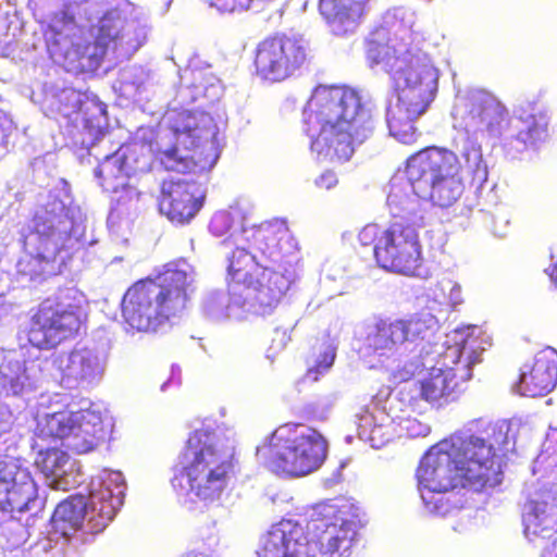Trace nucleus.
Here are the masks:
<instances>
[{"instance_id":"obj_1","label":"nucleus","mask_w":557,"mask_h":557,"mask_svg":"<svg viewBox=\"0 0 557 557\" xmlns=\"http://www.w3.org/2000/svg\"><path fill=\"white\" fill-rule=\"evenodd\" d=\"M465 131L454 140L456 151L429 147L411 156L404 172L389 181L386 206L391 223L424 225L428 203L442 209L454 206L465 185L460 172L478 189L487 182L479 133L497 139L512 158L544 141L548 136V117L535 102L520 103L510 115L506 106L491 91L470 89L455 107Z\"/></svg>"},{"instance_id":"obj_2","label":"nucleus","mask_w":557,"mask_h":557,"mask_svg":"<svg viewBox=\"0 0 557 557\" xmlns=\"http://www.w3.org/2000/svg\"><path fill=\"white\" fill-rule=\"evenodd\" d=\"M219 126L203 111L171 109L160 123L156 141L150 128H139L135 137L120 146L95 169V176L113 200L125 205L138 199L128 178L151 169L156 160L165 171L205 174L220 157Z\"/></svg>"},{"instance_id":"obj_3","label":"nucleus","mask_w":557,"mask_h":557,"mask_svg":"<svg viewBox=\"0 0 557 557\" xmlns=\"http://www.w3.org/2000/svg\"><path fill=\"white\" fill-rule=\"evenodd\" d=\"M230 244L237 246L227 257V289L207 292L202 313L215 322L270 314L295 281L297 240L274 223Z\"/></svg>"},{"instance_id":"obj_4","label":"nucleus","mask_w":557,"mask_h":557,"mask_svg":"<svg viewBox=\"0 0 557 557\" xmlns=\"http://www.w3.org/2000/svg\"><path fill=\"white\" fill-rule=\"evenodd\" d=\"M85 215L69 186L50 190L34 218L20 231L23 253L16 273L27 282L62 272L66 261L86 245Z\"/></svg>"},{"instance_id":"obj_5","label":"nucleus","mask_w":557,"mask_h":557,"mask_svg":"<svg viewBox=\"0 0 557 557\" xmlns=\"http://www.w3.org/2000/svg\"><path fill=\"white\" fill-rule=\"evenodd\" d=\"M305 132L318 158L347 161L375 129L371 103L345 86H319L304 109Z\"/></svg>"},{"instance_id":"obj_6","label":"nucleus","mask_w":557,"mask_h":557,"mask_svg":"<svg viewBox=\"0 0 557 557\" xmlns=\"http://www.w3.org/2000/svg\"><path fill=\"white\" fill-rule=\"evenodd\" d=\"M304 528L293 520L273 524L260 539L258 557H350L359 520L347 505L314 506Z\"/></svg>"},{"instance_id":"obj_7","label":"nucleus","mask_w":557,"mask_h":557,"mask_svg":"<svg viewBox=\"0 0 557 557\" xmlns=\"http://www.w3.org/2000/svg\"><path fill=\"white\" fill-rule=\"evenodd\" d=\"M234 450L233 440L214 420L202 421L173 468L171 484L177 496L206 505L219 500L227 486Z\"/></svg>"},{"instance_id":"obj_8","label":"nucleus","mask_w":557,"mask_h":557,"mask_svg":"<svg viewBox=\"0 0 557 557\" xmlns=\"http://www.w3.org/2000/svg\"><path fill=\"white\" fill-rule=\"evenodd\" d=\"M392 57L374 66H381L394 84L395 95L386 106V123L391 136L405 145L416 143L419 133L413 122L434 100L438 84V70L429 54L418 47L407 50L397 46Z\"/></svg>"},{"instance_id":"obj_9","label":"nucleus","mask_w":557,"mask_h":557,"mask_svg":"<svg viewBox=\"0 0 557 557\" xmlns=\"http://www.w3.org/2000/svg\"><path fill=\"white\" fill-rule=\"evenodd\" d=\"M125 490L122 472L101 470L91 478L88 498L76 494L57 506L51 517L49 541L65 537L81 543L86 534L102 532L123 505Z\"/></svg>"},{"instance_id":"obj_10","label":"nucleus","mask_w":557,"mask_h":557,"mask_svg":"<svg viewBox=\"0 0 557 557\" xmlns=\"http://www.w3.org/2000/svg\"><path fill=\"white\" fill-rule=\"evenodd\" d=\"M40 106L46 116L59 123L81 162L85 156L99 160L95 150L104 138L109 123L107 106L96 95H83L71 87L45 86Z\"/></svg>"},{"instance_id":"obj_11","label":"nucleus","mask_w":557,"mask_h":557,"mask_svg":"<svg viewBox=\"0 0 557 557\" xmlns=\"http://www.w3.org/2000/svg\"><path fill=\"white\" fill-rule=\"evenodd\" d=\"M509 432L510 425L502 421L478 433L459 431L444 440L465 486L480 492L502 482L503 456L515 449Z\"/></svg>"},{"instance_id":"obj_12","label":"nucleus","mask_w":557,"mask_h":557,"mask_svg":"<svg viewBox=\"0 0 557 557\" xmlns=\"http://www.w3.org/2000/svg\"><path fill=\"white\" fill-rule=\"evenodd\" d=\"M532 472L536 480L527 485L522 505L524 536L541 557H557V448L542 450Z\"/></svg>"},{"instance_id":"obj_13","label":"nucleus","mask_w":557,"mask_h":557,"mask_svg":"<svg viewBox=\"0 0 557 557\" xmlns=\"http://www.w3.org/2000/svg\"><path fill=\"white\" fill-rule=\"evenodd\" d=\"M327 454V442L317 430L304 424L278 426L257 447V459L271 472L304 476L318 470Z\"/></svg>"},{"instance_id":"obj_14","label":"nucleus","mask_w":557,"mask_h":557,"mask_svg":"<svg viewBox=\"0 0 557 557\" xmlns=\"http://www.w3.org/2000/svg\"><path fill=\"white\" fill-rule=\"evenodd\" d=\"M456 331L449 345L420 380V396L432 407L442 408L458 399L460 382L472 377V368L481 362L482 347L478 336ZM471 330V327L469 329ZM478 331L475 327L472 332Z\"/></svg>"},{"instance_id":"obj_15","label":"nucleus","mask_w":557,"mask_h":557,"mask_svg":"<svg viewBox=\"0 0 557 557\" xmlns=\"http://www.w3.org/2000/svg\"><path fill=\"white\" fill-rule=\"evenodd\" d=\"M60 395L47 411L38 413L36 435L39 438H51L76 454L91 451L106 436L103 412L100 405L85 400L87 407L75 410L71 406H59Z\"/></svg>"},{"instance_id":"obj_16","label":"nucleus","mask_w":557,"mask_h":557,"mask_svg":"<svg viewBox=\"0 0 557 557\" xmlns=\"http://www.w3.org/2000/svg\"><path fill=\"white\" fill-rule=\"evenodd\" d=\"M37 484L26 461L0 456V512L10 515L2 525V534L11 533L8 547L14 548L26 541V530L17 521L16 513L40 507Z\"/></svg>"},{"instance_id":"obj_17","label":"nucleus","mask_w":557,"mask_h":557,"mask_svg":"<svg viewBox=\"0 0 557 557\" xmlns=\"http://www.w3.org/2000/svg\"><path fill=\"white\" fill-rule=\"evenodd\" d=\"M90 27L97 21L115 59H127L146 41L148 24L143 18L129 17L134 5L127 0H91L84 8Z\"/></svg>"},{"instance_id":"obj_18","label":"nucleus","mask_w":557,"mask_h":557,"mask_svg":"<svg viewBox=\"0 0 557 557\" xmlns=\"http://www.w3.org/2000/svg\"><path fill=\"white\" fill-rule=\"evenodd\" d=\"M184 311V297L170 294L153 280L137 282L122 300L125 322L139 332H157Z\"/></svg>"},{"instance_id":"obj_19","label":"nucleus","mask_w":557,"mask_h":557,"mask_svg":"<svg viewBox=\"0 0 557 557\" xmlns=\"http://www.w3.org/2000/svg\"><path fill=\"white\" fill-rule=\"evenodd\" d=\"M97 26L95 39H87L84 28L72 17L54 21L47 35V46L55 62H63L69 71L94 72L106 55L112 53L100 26Z\"/></svg>"},{"instance_id":"obj_20","label":"nucleus","mask_w":557,"mask_h":557,"mask_svg":"<svg viewBox=\"0 0 557 557\" xmlns=\"http://www.w3.org/2000/svg\"><path fill=\"white\" fill-rule=\"evenodd\" d=\"M107 354L97 347H75L46 357L49 381L70 391H89L103 380Z\"/></svg>"},{"instance_id":"obj_21","label":"nucleus","mask_w":557,"mask_h":557,"mask_svg":"<svg viewBox=\"0 0 557 557\" xmlns=\"http://www.w3.org/2000/svg\"><path fill=\"white\" fill-rule=\"evenodd\" d=\"M438 329V319L421 311L409 319L380 320L369 327L366 347L380 357H392L401 349L417 348Z\"/></svg>"},{"instance_id":"obj_22","label":"nucleus","mask_w":557,"mask_h":557,"mask_svg":"<svg viewBox=\"0 0 557 557\" xmlns=\"http://www.w3.org/2000/svg\"><path fill=\"white\" fill-rule=\"evenodd\" d=\"M423 226L391 223L373 248L377 264L389 272L421 276L422 247L419 230Z\"/></svg>"},{"instance_id":"obj_23","label":"nucleus","mask_w":557,"mask_h":557,"mask_svg":"<svg viewBox=\"0 0 557 557\" xmlns=\"http://www.w3.org/2000/svg\"><path fill=\"white\" fill-rule=\"evenodd\" d=\"M74 293L67 288L40 304L28 331V341L33 346L53 347L78 331L81 322L76 306L65 302Z\"/></svg>"},{"instance_id":"obj_24","label":"nucleus","mask_w":557,"mask_h":557,"mask_svg":"<svg viewBox=\"0 0 557 557\" xmlns=\"http://www.w3.org/2000/svg\"><path fill=\"white\" fill-rule=\"evenodd\" d=\"M308 50V41L301 35L265 38L256 49V73L263 81L282 82L305 64Z\"/></svg>"},{"instance_id":"obj_25","label":"nucleus","mask_w":557,"mask_h":557,"mask_svg":"<svg viewBox=\"0 0 557 557\" xmlns=\"http://www.w3.org/2000/svg\"><path fill=\"white\" fill-rule=\"evenodd\" d=\"M358 437L379 449L394 436L424 437L431 428L414 418L392 417L380 401L372 400L356 414Z\"/></svg>"},{"instance_id":"obj_26","label":"nucleus","mask_w":557,"mask_h":557,"mask_svg":"<svg viewBox=\"0 0 557 557\" xmlns=\"http://www.w3.org/2000/svg\"><path fill=\"white\" fill-rule=\"evenodd\" d=\"M416 13L409 8L396 7L387 10L381 25L370 34L367 40V60L371 67L375 62H382L386 57L394 54L397 46H405L407 50L413 46V25Z\"/></svg>"},{"instance_id":"obj_27","label":"nucleus","mask_w":557,"mask_h":557,"mask_svg":"<svg viewBox=\"0 0 557 557\" xmlns=\"http://www.w3.org/2000/svg\"><path fill=\"white\" fill-rule=\"evenodd\" d=\"M45 358L25 360L16 350L0 349V391L9 397H27L49 382Z\"/></svg>"},{"instance_id":"obj_28","label":"nucleus","mask_w":557,"mask_h":557,"mask_svg":"<svg viewBox=\"0 0 557 557\" xmlns=\"http://www.w3.org/2000/svg\"><path fill=\"white\" fill-rule=\"evenodd\" d=\"M205 194L203 182L189 178L164 181L159 197L160 213L174 224H187L202 207Z\"/></svg>"},{"instance_id":"obj_29","label":"nucleus","mask_w":557,"mask_h":557,"mask_svg":"<svg viewBox=\"0 0 557 557\" xmlns=\"http://www.w3.org/2000/svg\"><path fill=\"white\" fill-rule=\"evenodd\" d=\"M443 440L432 446L423 456L417 469L418 488L444 490L453 487L468 488L459 471L455 469V460Z\"/></svg>"},{"instance_id":"obj_30","label":"nucleus","mask_w":557,"mask_h":557,"mask_svg":"<svg viewBox=\"0 0 557 557\" xmlns=\"http://www.w3.org/2000/svg\"><path fill=\"white\" fill-rule=\"evenodd\" d=\"M224 91L220 78L212 72L211 66L199 58H191L188 65L180 74V87L176 99L182 104L196 101L214 103Z\"/></svg>"},{"instance_id":"obj_31","label":"nucleus","mask_w":557,"mask_h":557,"mask_svg":"<svg viewBox=\"0 0 557 557\" xmlns=\"http://www.w3.org/2000/svg\"><path fill=\"white\" fill-rule=\"evenodd\" d=\"M51 438H39L34 433L33 449H37L35 463L45 475L46 483L53 490L66 491L77 484L75 461L58 448Z\"/></svg>"},{"instance_id":"obj_32","label":"nucleus","mask_w":557,"mask_h":557,"mask_svg":"<svg viewBox=\"0 0 557 557\" xmlns=\"http://www.w3.org/2000/svg\"><path fill=\"white\" fill-rule=\"evenodd\" d=\"M557 384V351L546 347L535 354L532 362H527L520 370L516 391L527 397L544 396Z\"/></svg>"},{"instance_id":"obj_33","label":"nucleus","mask_w":557,"mask_h":557,"mask_svg":"<svg viewBox=\"0 0 557 557\" xmlns=\"http://www.w3.org/2000/svg\"><path fill=\"white\" fill-rule=\"evenodd\" d=\"M370 0H319V10L336 36L354 34L364 18Z\"/></svg>"},{"instance_id":"obj_34","label":"nucleus","mask_w":557,"mask_h":557,"mask_svg":"<svg viewBox=\"0 0 557 557\" xmlns=\"http://www.w3.org/2000/svg\"><path fill=\"white\" fill-rule=\"evenodd\" d=\"M247 216L244 213V210L238 206H232L228 211H218L213 214L210 224H209V231L212 235L219 237L223 236L227 232L231 231V234L224 238L221 242L222 247L226 250L225 251V258L227 259L228 255H231L236 249V244H230L228 246L225 245L226 240H237L238 238L247 237L248 233L259 230L260 227L268 225V224H274V223H282L287 231V233L294 237L289 228L287 227L286 221L275 219L272 221H268L264 223H261L260 225H247Z\"/></svg>"},{"instance_id":"obj_35","label":"nucleus","mask_w":557,"mask_h":557,"mask_svg":"<svg viewBox=\"0 0 557 557\" xmlns=\"http://www.w3.org/2000/svg\"><path fill=\"white\" fill-rule=\"evenodd\" d=\"M156 282L165 287L170 294L183 296L184 309H186L190 295L196 289V271L186 259L174 260L164 265L163 272Z\"/></svg>"},{"instance_id":"obj_36","label":"nucleus","mask_w":557,"mask_h":557,"mask_svg":"<svg viewBox=\"0 0 557 557\" xmlns=\"http://www.w3.org/2000/svg\"><path fill=\"white\" fill-rule=\"evenodd\" d=\"M153 85L152 73L140 65H129L120 70L113 89L120 97L134 102L148 99Z\"/></svg>"},{"instance_id":"obj_37","label":"nucleus","mask_w":557,"mask_h":557,"mask_svg":"<svg viewBox=\"0 0 557 557\" xmlns=\"http://www.w3.org/2000/svg\"><path fill=\"white\" fill-rule=\"evenodd\" d=\"M457 488L421 490L419 492L425 508L431 513L446 517L460 510L466 504V494Z\"/></svg>"},{"instance_id":"obj_38","label":"nucleus","mask_w":557,"mask_h":557,"mask_svg":"<svg viewBox=\"0 0 557 557\" xmlns=\"http://www.w3.org/2000/svg\"><path fill=\"white\" fill-rule=\"evenodd\" d=\"M440 356L441 352L431 351L422 345L418 355L411 356L401 366H397L394 370V377L399 381H408L417 374L428 372Z\"/></svg>"},{"instance_id":"obj_39","label":"nucleus","mask_w":557,"mask_h":557,"mask_svg":"<svg viewBox=\"0 0 557 557\" xmlns=\"http://www.w3.org/2000/svg\"><path fill=\"white\" fill-rule=\"evenodd\" d=\"M336 357V347L326 341L321 344L319 354L308 361V370L305 375L306 381L317 382L321 375H324L332 368Z\"/></svg>"},{"instance_id":"obj_40","label":"nucleus","mask_w":557,"mask_h":557,"mask_svg":"<svg viewBox=\"0 0 557 557\" xmlns=\"http://www.w3.org/2000/svg\"><path fill=\"white\" fill-rule=\"evenodd\" d=\"M339 399L338 392H331L319 396L315 400L308 403L305 410L317 420H326Z\"/></svg>"},{"instance_id":"obj_41","label":"nucleus","mask_w":557,"mask_h":557,"mask_svg":"<svg viewBox=\"0 0 557 557\" xmlns=\"http://www.w3.org/2000/svg\"><path fill=\"white\" fill-rule=\"evenodd\" d=\"M76 543L65 537H54L52 542L49 536L41 543L42 549L49 554V557H76Z\"/></svg>"},{"instance_id":"obj_42","label":"nucleus","mask_w":557,"mask_h":557,"mask_svg":"<svg viewBox=\"0 0 557 557\" xmlns=\"http://www.w3.org/2000/svg\"><path fill=\"white\" fill-rule=\"evenodd\" d=\"M211 7L220 12L233 13L243 12L250 8L253 0H206Z\"/></svg>"},{"instance_id":"obj_43","label":"nucleus","mask_w":557,"mask_h":557,"mask_svg":"<svg viewBox=\"0 0 557 557\" xmlns=\"http://www.w3.org/2000/svg\"><path fill=\"white\" fill-rule=\"evenodd\" d=\"M442 289H446L447 294V302L446 306L455 309L457 306L463 302L462 290L459 283L450 280L443 278L442 280Z\"/></svg>"},{"instance_id":"obj_44","label":"nucleus","mask_w":557,"mask_h":557,"mask_svg":"<svg viewBox=\"0 0 557 557\" xmlns=\"http://www.w3.org/2000/svg\"><path fill=\"white\" fill-rule=\"evenodd\" d=\"M15 420L16 418L10 406L0 400V440L12 431Z\"/></svg>"},{"instance_id":"obj_45","label":"nucleus","mask_w":557,"mask_h":557,"mask_svg":"<svg viewBox=\"0 0 557 557\" xmlns=\"http://www.w3.org/2000/svg\"><path fill=\"white\" fill-rule=\"evenodd\" d=\"M382 232L383 231H381L377 224H368L359 232L358 240L362 246H368L371 244H374L375 246Z\"/></svg>"},{"instance_id":"obj_46","label":"nucleus","mask_w":557,"mask_h":557,"mask_svg":"<svg viewBox=\"0 0 557 557\" xmlns=\"http://www.w3.org/2000/svg\"><path fill=\"white\" fill-rule=\"evenodd\" d=\"M470 327H471V329L475 327L478 331L472 332V330H467L466 334L469 332V333L473 334L474 336H478V338H479V341H480V343H481V347L483 348V349H482V352H483V351L485 350L484 344H488V343H487V339H486V338H484V337H482V336H481V333H482V332H481V330H480L476 325H467V326L458 327V329L454 330L451 333L447 334V341H446L447 346H446L445 348H444V346H441V349H442V350H441V352H443V351H444V350H445L449 345H451V344H453V343L450 342V339H449V336H450L453 333H455L456 331H460V330H465V329H470ZM428 339H429V337H428L426 339H424L423 342H419V345H418V346H420V345H421V346H422V345H424V346L426 347V349H431V351H437V352H440V350H437V349H433V347H431V346H430V343H429V341H428Z\"/></svg>"},{"instance_id":"obj_47","label":"nucleus","mask_w":557,"mask_h":557,"mask_svg":"<svg viewBox=\"0 0 557 557\" xmlns=\"http://www.w3.org/2000/svg\"><path fill=\"white\" fill-rule=\"evenodd\" d=\"M426 296L432 300L433 305L430 306L431 310H436L438 307L446 306L447 294L446 289H442V281L437 282L433 287H430Z\"/></svg>"},{"instance_id":"obj_48","label":"nucleus","mask_w":557,"mask_h":557,"mask_svg":"<svg viewBox=\"0 0 557 557\" xmlns=\"http://www.w3.org/2000/svg\"><path fill=\"white\" fill-rule=\"evenodd\" d=\"M337 183H338L337 176L332 171L323 172L321 175H319L314 180L315 186L319 188L325 189V190L332 189L333 187H335L337 185Z\"/></svg>"},{"instance_id":"obj_49","label":"nucleus","mask_w":557,"mask_h":557,"mask_svg":"<svg viewBox=\"0 0 557 557\" xmlns=\"http://www.w3.org/2000/svg\"><path fill=\"white\" fill-rule=\"evenodd\" d=\"M205 544L208 546L210 550L216 548L220 544V535L219 531L210 533L207 537L203 539Z\"/></svg>"},{"instance_id":"obj_50","label":"nucleus","mask_w":557,"mask_h":557,"mask_svg":"<svg viewBox=\"0 0 557 557\" xmlns=\"http://www.w3.org/2000/svg\"><path fill=\"white\" fill-rule=\"evenodd\" d=\"M547 273L552 280V282L556 285L557 287V262L553 264V267L550 268V270H547Z\"/></svg>"},{"instance_id":"obj_51","label":"nucleus","mask_w":557,"mask_h":557,"mask_svg":"<svg viewBox=\"0 0 557 557\" xmlns=\"http://www.w3.org/2000/svg\"><path fill=\"white\" fill-rule=\"evenodd\" d=\"M187 557H214L212 554H207L202 552H191Z\"/></svg>"},{"instance_id":"obj_52","label":"nucleus","mask_w":557,"mask_h":557,"mask_svg":"<svg viewBox=\"0 0 557 557\" xmlns=\"http://www.w3.org/2000/svg\"><path fill=\"white\" fill-rule=\"evenodd\" d=\"M173 382H175V371H174V367L172 368V374H171V377L169 379V381H166L165 383H163V385L161 386V389H162V391H164V389H165V387H166L169 384L173 383Z\"/></svg>"},{"instance_id":"obj_53","label":"nucleus","mask_w":557,"mask_h":557,"mask_svg":"<svg viewBox=\"0 0 557 557\" xmlns=\"http://www.w3.org/2000/svg\"><path fill=\"white\" fill-rule=\"evenodd\" d=\"M496 219H502L504 221L505 226L508 225L509 223V220L506 219L505 216H497Z\"/></svg>"},{"instance_id":"obj_54","label":"nucleus","mask_w":557,"mask_h":557,"mask_svg":"<svg viewBox=\"0 0 557 557\" xmlns=\"http://www.w3.org/2000/svg\"><path fill=\"white\" fill-rule=\"evenodd\" d=\"M46 396H41L40 406H45L46 403Z\"/></svg>"},{"instance_id":"obj_55","label":"nucleus","mask_w":557,"mask_h":557,"mask_svg":"<svg viewBox=\"0 0 557 557\" xmlns=\"http://www.w3.org/2000/svg\"><path fill=\"white\" fill-rule=\"evenodd\" d=\"M352 437L350 435L346 436V442L351 443Z\"/></svg>"},{"instance_id":"obj_56","label":"nucleus","mask_w":557,"mask_h":557,"mask_svg":"<svg viewBox=\"0 0 557 557\" xmlns=\"http://www.w3.org/2000/svg\"><path fill=\"white\" fill-rule=\"evenodd\" d=\"M174 371H175V373H176V372H180V369H176V370L174 369Z\"/></svg>"}]
</instances>
